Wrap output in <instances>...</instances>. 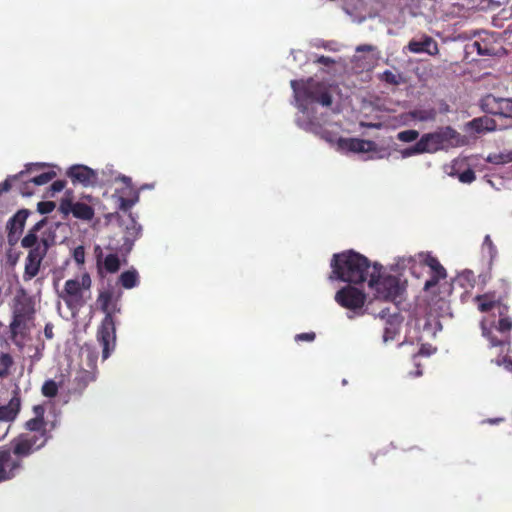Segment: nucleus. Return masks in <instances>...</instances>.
Masks as SVG:
<instances>
[{
    "label": "nucleus",
    "mask_w": 512,
    "mask_h": 512,
    "mask_svg": "<svg viewBox=\"0 0 512 512\" xmlns=\"http://www.w3.org/2000/svg\"><path fill=\"white\" fill-rule=\"evenodd\" d=\"M46 226L47 220L44 218L34 224L21 239V246L29 249L22 275L24 282L31 281L39 274L48 250L55 244V233L50 228L45 229Z\"/></svg>",
    "instance_id": "nucleus-1"
},
{
    "label": "nucleus",
    "mask_w": 512,
    "mask_h": 512,
    "mask_svg": "<svg viewBox=\"0 0 512 512\" xmlns=\"http://www.w3.org/2000/svg\"><path fill=\"white\" fill-rule=\"evenodd\" d=\"M370 261L353 250L333 255L331 260L332 276L343 282L360 284L370 278Z\"/></svg>",
    "instance_id": "nucleus-2"
},
{
    "label": "nucleus",
    "mask_w": 512,
    "mask_h": 512,
    "mask_svg": "<svg viewBox=\"0 0 512 512\" xmlns=\"http://www.w3.org/2000/svg\"><path fill=\"white\" fill-rule=\"evenodd\" d=\"M98 303L105 316L97 329L96 338L102 346V359L106 360L116 347V324L113 315L120 312V308L118 298H114L111 290L100 292Z\"/></svg>",
    "instance_id": "nucleus-3"
},
{
    "label": "nucleus",
    "mask_w": 512,
    "mask_h": 512,
    "mask_svg": "<svg viewBox=\"0 0 512 512\" xmlns=\"http://www.w3.org/2000/svg\"><path fill=\"white\" fill-rule=\"evenodd\" d=\"M35 312L34 300L22 289L15 297L12 321L9 325L11 339L15 344L18 345L19 340H23L28 335L29 323L34 320Z\"/></svg>",
    "instance_id": "nucleus-4"
},
{
    "label": "nucleus",
    "mask_w": 512,
    "mask_h": 512,
    "mask_svg": "<svg viewBox=\"0 0 512 512\" xmlns=\"http://www.w3.org/2000/svg\"><path fill=\"white\" fill-rule=\"evenodd\" d=\"M507 312L506 305H498V321L485 317L480 323L482 336L489 341L490 347H498L500 352L510 344L509 332L512 329V319L507 316Z\"/></svg>",
    "instance_id": "nucleus-5"
},
{
    "label": "nucleus",
    "mask_w": 512,
    "mask_h": 512,
    "mask_svg": "<svg viewBox=\"0 0 512 512\" xmlns=\"http://www.w3.org/2000/svg\"><path fill=\"white\" fill-rule=\"evenodd\" d=\"M382 265L374 263L368 279V286L375 291L377 299L397 302L405 290L400 278L394 275H382Z\"/></svg>",
    "instance_id": "nucleus-6"
},
{
    "label": "nucleus",
    "mask_w": 512,
    "mask_h": 512,
    "mask_svg": "<svg viewBox=\"0 0 512 512\" xmlns=\"http://www.w3.org/2000/svg\"><path fill=\"white\" fill-rule=\"evenodd\" d=\"M290 85L297 101L317 102L323 106L332 104V96L323 82L308 78L307 80H291Z\"/></svg>",
    "instance_id": "nucleus-7"
},
{
    "label": "nucleus",
    "mask_w": 512,
    "mask_h": 512,
    "mask_svg": "<svg viewBox=\"0 0 512 512\" xmlns=\"http://www.w3.org/2000/svg\"><path fill=\"white\" fill-rule=\"evenodd\" d=\"M91 277L83 273L80 279H69L65 282L60 297L70 310H80L90 299Z\"/></svg>",
    "instance_id": "nucleus-8"
},
{
    "label": "nucleus",
    "mask_w": 512,
    "mask_h": 512,
    "mask_svg": "<svg viewBox=\"0 0 512 512\" xmlns=\"http://www.w3.org/2000/svg\"><path fill=\"white\" fill-rule=\"evenodd\" d=\"M456 131L451 127L444 130L424 134L416 144L404 151V156H411L421 153H433L443 148L444 144L454 138Z\"/></svg>",
    "instance_id": "nucleus-9"
},
{
    "label": "nucleus",
    "mask_w": 512,
    "mask_h": 512,
    "mask_svg": "<svg viewBox=\"0 0 512 512\" xmlns=\"http://www.w3.org/2000/svg\"><path fill=\"white\" fill-rule=\"evenodd\" d=\"M479 107L488 115L512 120V97H498L489 93L480 99Z\"/></svg>",
    "instance_id": "nucleus-10"
},
{
    "label": "nucleus",
    "mask_w": 512,
    "mask_h": 512,
    "mask_svg": "<svg viewBox=\"0 0 512 512\" xmlns=\"http://www.w3.org/2000/svg\"><path fill=\"white\" fill-rule=\"evenodd\" d=\"M97 359L98 356L95 352H87L84 360V364L86 367L81 366L77 370L73 380L74 389L77 392L82 393L91 382H94L96 380L98 373Z\"/></svg>",
    "instance_id": "nucleus-11"
},
{
    "label": "nucleus",
    "mask_w": 512,
    "mask_h": 512,
    "mask_svg": "<svg viewBox=\"0 0 512 512\" xmlns=\"http://www.w3.org/2000/svg\"><path fill=\"white\" fill-rule=\"evenodd\" d=\"M47 437L44 433L23 434L12 442V451L18 458L26 457L45 445Z\"/></svg>",
    "instance_id": "nucleus-12"
},
{
    "label": "nucleus",
    "mask_w": 512,
    "mask_h": 512,
    "mask_svg": "<svg viewBox=\"0 0 512 512\" xmlns=\"http://www.w3.org/2000/svg\"><path fill=\"white\" fill-rule=\"evenodd\" d=\"M335 301L343 308L357 311L363 308L366 294L362 290L348 285L336 292Z\"/></svg>",
    "instance_id": "nucleus-13"
},
{
    "label": "nucleus",
    "mask_w": 512,
    "mask_h": 512,
    "mask_svg": "<svg viewBox=\"0 0 512 512\" xmlns=\"http://www.w3.org/2000/svg\"><path fill=\"white\" fill-rule=\"evenodd\" d=\"M29 215L28 209H20L7 221V242L10 246L19 242Z\"/></svg>",
    "instance_id": "nucleus-14"
},
{
    "label": "nucleus",
    "mask_w": 512,
    "mask_h": 512,
    "mask_svg": "<svg viewBox=\"0 0 512 512\" xmlns=\"http://www.w3.org/2000/svg\"><path fill=\"white\" fill-rule=\"evenodd\" d=\"M67 176L72 182L80 183L84 186L94 185L97 182L96 172L84 165H74L67 171Z\"/></svg>",
    "instance_id": "nucleus-15"
},
{
    "label": "nucleus",
    "mask_w": 512,
    "mask_h": 512,
    "mask_svg": "<svg viewBox=\"0 0 512 512\" xmlns=\"http://www.w3.org/2000/svg\"><path fill=\"white\" fill-rule=\"evenodd\" d=\"M338 145L341 149L354 153L374 152L377 145L374 141L358 138H340Z\"/></svg>",
    "instance_id": "nucleus-16"
},
{
    "label": "nucleus",
    "mask_w": 512,
    "mask_h": 512,
    "mask_svg": "<svg viewBox=\"0 0 512 512\" xmlns=\"http://www.w3.org/2000/svg\"><path fill=\"white\" fill-rule=\"evenodd\" d=\"M496 130V120L488 116V114L473 118L465 124V131L473 132L476 134H484L488 132H494Z\"/></svg>",
    "instance_id": "nucleus-17"
},
{
    "label": "nucleus",
    "mask_w": 512,
    "mask_h": 512,
    "mask_svg": "<svg viewBox=\"0 0 512 512\" xmlns=\"http://www.w3.org/2000/svg\"><path fill=\"white\" fill-rule=\"evenodd\" d=\"M407 49L412 53L424 52L432 56L439 52L437 42L430 36H424L421 40H410Z\"/></svg>",
    "instance_id": "nucleus-18"
},
{
    "label": "nucleus",
    "mask_w": 512,
    "mask_h": 512,
    "mask_svg": "<svg viewBox=\"0 0 512 512\" xmlns=\"http://www.w3.org/2000/svg\"><path fill=\"white\" fill-rule=\"evenodd\" d=\"M20 468V462L14 459L9 452L0 453V480H8L15 476Z\"/></svg>",
    "instance_id": "nucleus-19"
},
{
    "label": "nucleus",
    "mask_w": 512,
    "mask_h": 512,
    "mask_svg": "<svg viewBox=\"0 0 512 512\" xmlns=\"http://www.w3.org/2000/svg\"><path fill=\"white\" fill-rule=\"evenodd\" d=\"M21 407V399L18 391H14L13 397L8 404L0 406V421H13Z\"/></svg>",
    "instance_id": "nucleus-20"
},
{
    "label": "nucleus",
    "mask_w": 512,
    "mask_h": 512,
    "mask_svg": "<svg viewBox=\"0 0 512 512\" xmlns=\"http://www.w3.org/2000/svg\"><path fill=\"white\" fill-rule=\"evenodd\" d=\"M447 276H437V274H431L430 278L424 284L425 291H431L432 288L439 285L440 288V299L444 300L446 297L452 294V284L444 282L440 284L441 280H445Z\"/></svg>",
    "instance_id": "nucleus-21"
},
{
    "label": "nucleus",
    "mask_w": 512,
    "mask_h": 512,
    "mask_svg": "<svg viewBox=\"0 0 512 512\" xmlns=\"http://www.w3.org/2000/svg\"><path fill=\"white\" fill-rule=\"evenodd\" d=\"M401 315H393L390 320H387L384 324L383 339L385 342L393 340L398 333L399 326L401 324Z\"/></svg>",
    "instance_id": "nucleus-22"
},
{
    "label": "nucleus",
    "mask_w": 512,
    "mask_h": 512,
    "mask_svg": "<svg viewBox=\"0 0 512 512\" xmlns=\"http://www.w3.org/2000/svg\"><path fill=\"white\" fill-rule=\"evenodd\" d=\"M72 214L75 218L90 221L94 217V209L83 202H75L72 207Z\"/></svg>",
    "instance_id": "nucleus-23"
},
{
    "label": "nucleus",
    "mask_w": 512,
    "mask_h": 512,
    "mask_svg": "<svg viewBox=\"0 0 512 512\" xmlns=\"http://www.w3.org/2000/svg\"><path fill=\"white\" fill-rule=\"evenodd\" d=\"M119 283L125 289H132L139 284V275L135 269L127 270L119 276Z\"/></svg>",
    "instance_id": "nucleus-24"
},
{
    "label": "nucleus",
    "mask_w": 512,
    "mask_h": 512,
    "mask_svg": "<svg viewBox=\"0 0 512 512\" xmlns=\"http://www.w3.org/2000/svg\"><path fill=\"white\" fill-rule=\"evenodd\" d=\"M13 365L14 359L9 353H0V379H5L10 375Z\"/></svg>",
    "instance_id": "nucleus-25"
},
{
    "label": "nucleus",
    "mask_w": 512,
    "mask_h": 512,
    "mask_svg": "<svg viewBox=\"0 0 512 512\" xmlns=\"http://www.w3.org/2000/svg\"><path fill=\"white\" fill-rule=\"evenodd\" d=\"M475 302L478 304V309L481 312H488L495 307L498 309V305H501L500 303L492 300L487 294L477 295L475 297Z\"/></svg>",
    "instance_id": "nucleus-26"
},
{
    "label": "nucleus",
    "mask_w": 512,
    "mask_h": 512,
    "mask_svg": "<svg viewBox=\"0 0 512 512\" xmlns=\"http://www.w3.org/2000/svg\"><path fill=\"white\" fill-rule=\"evenodd\" d=\"M141 233V226L134 220L132 219L131 221V226H127L126 227V232H125V244H129V246L131 247L134 243V241L139 237Z\"/></svg>",
    "instance_id": "nucleus-27"
},
{
    "label": "nucleus",
    "mask_w": 512,
    "mask_h": 512,
    "mask_svg": "<svg viewBox=\"0 0 512 512\" xmlns=\"http://www.w3.org/2000/svg\"><path fill=\"white\" fill-rule=\"evenodd\" d=\"M120 259L117 254H108L103 262L104 269L108 273H116L120 269Z\"/></svg>",
    "instance_id": "nucleus-28"
},
{
    "label": "nucleus",
    "mask_w": 512,
    "mask_h": 512,
    "mask_svg": "<svg viewBox=\"0 0 512 512\" xmlns=\"http://www.w3.org/2000/svg\"><path fill=\"white\" fill-rule=\"evenodd\" d=\"M425 263L431 269V274H437V276H447L446 269L441 265L437 258L429 256L425 260Z\"/></svg>",
    "instance_id": "nucleus-29"
},
{
    "label": "nucleus",
    "mask_w": 512,
    "mask_h": 512,
    "mask_svg": "<svg viewBox=\"0 0 512 512\" xmlns=\"http://www.w3.org/2000/svg\"><path fill=\"white\" fill-rule=\"evenodd\" d=\"M25 426L26 429L30 431L39 432V434L44 433L46 435L44 417H34L28 420Z\"/></svg>",
    "instance_id": "nucleus-30"
},
{
    "label": "nucleus",
    "mask_w": 512,
    "mask_h": 512,
    "mask_svg": "<svg viewBox=\"0 0 512 512\" xmlns=\"http://www.w3.org/2000/svg\"><path fill=\"white\" fill-rule=\"evenodd\" d=\"M54 177H56V172L54 171H47L43 172L39 175L33 176L31 178H28L34 186H41L45 185L48 182H50Z\"/></svg>",
    "instance_id": "nucleus-31"
},
{
    "label": "nucleus",
    "mask_w": 512,
    "mask_h": 512,
    "mask_svg": "<svg viewBox=\"0 0 512 512\" xmlns=\"http://www.w3.org/2000/svg\"><path fill=\"white\" fill-rule=\"evenodd\" d=\"M46 166H47V164H45V163H29L26 165V169L19 172L16 175H14L13 179L14 180L23 179L24 177H26L27 174H31L33 172H38L41 169L45 168Z\"/></svg>",
    "instance_id": "nucleus-32"
},
{
    "label": "nucleus",
    "mask_w": 512,
    "mask_h": 512,
    "mask_svg": "<svg viewBox=\"0 0 512 512\" xmlns=\"http://www.w3.org/2000/svg\"><path fill=\"white\" fill-rule=\"evenodd\" d=\"M17 181H20L17 190L21 195L28 197L34 194L35 186L28 178L24 177L23 179H17Z\"/></svg>",
    "instance_id": "nucleus-33"
},
{
    "label": "nucleus",
    "mask_w": 512,
    "mask_h": 512,
    "mask_svg": "<svg viewBox=\"0 0 512 512\" xmlns=\"http://www.w3.org/2000/svg\"><path fill=\"white\" fill-rule=\"evenodd\" d=\"M41 391L45 397L53 398L58 393V385L54 380H46L42 385Z\"/></svg>",
    "instance_id": "nucleus-34"
},
{
    "label": "nucleus",
    "mask_w": 512,
    "mask_h": 512,
    "mask_svg": "<svg viewBox=\"0 0 512 512\" xmlns=\"http://www.w3.org/2000/svg\"><path fill=\"white\" fill-rule=\"evenodd\" d=\"M471 47L481 56L493 55V48L488 47L487 43L485 42L474 41L471 44Z\"/></svg>",
    "instance_id": "nucleus-35"
},
{
    "label": "nucleus",
    "mask_w": 512,
    "mask_h": 512,
    "mask_svg": "<svg viewBox=\"0 0 512 512\" xmlns=\"http://www.w3.org/2000/svg\"><path fill=\"white\" fill-rule=\"evenodd\" d=\"M418 136L419 133L416 130H404L398 133L397 138L402 142H413Z\"/></svg>",
    "instance_id": "nucleus-36"
},
{
    "label": "nucleus",
    "mask_w": 512,
    "mask_h": 512,
    "mask_svg": "<svg viewBox=\"0 0 512 512\" xmlns=\"http://www.w3.org/2000/svg\"><path fill=\"white\" fill-rule=\"evenodd\" d=\"M414 116L421 121L434 120L436 117V111L434 109L418 110L414 113Z\"/></svg>",
    "instance_id": "nucleus-37"
},
{
    "label": "nucleus",
    "mask_w": 512,
    "mask_h": 512,
    "mask_svg": "<svg viewBox=\"0 0 512 512\" xmlns=\"http://www.w3.org/2000/svg\"><path fill=\"white\" fill-rule=\"evenodd\" d=\"M475 178V172L471 168H468L465 171L458 174L459 181L466 184L472 183L475 180Z\"/></svg>",
    "instance_id": "nucleus-38"
},
{
    "label": "nucleus",
    "mask_w": 512,
    "mask_h": 512,
    "mask_svg": "<svg viewBox=\"0 0 512 512\" xmlns=\"http://www.w3.org/2000/svg\"><path fill=\"white\" fill-rule=\"evenodd\" d=\"M55 207L56 205L53 201H41L37 204V210L41 214H49Z\"/></svg>",
    "instance_id": "nucleus-39"
},
{
    "label": "nucleus",
    "mask_w": 512,
    "mask_h": 512,
    "mask_svg": "<svg viewBox=\"0 0 512 512\" xmlns=\"http://www.w3.org/2000/svg\"><path fill=\"white\" fill-rule=\"evenodd\" d=\"M498 366H503L507 371L512 372V358L510 356L498 357L494 360Z\"/></svg>",
    "instance_id": "nucleus-40"
},
{
    "label": "nucleus",
    "mask_w": 512,
    "mask_h": 512,
    "mask_svg": "<svg viewBox=\"0 0 512 512\" xmlns=\"http://www.w3.org/2000/svg\"><path fill=\"white\" fill-rule=\"evenodd\" d=\"M73 258L75 262L79 265L83 264L85 261V250L83 246H78L73 250Z\"/></svg>",
    "instance_id": "nucleus-41"
},
{
    "label": "nucleus",
    "mask_w": 512,
    "mask_h": 512,
    "mask_svg": "<svg viewBox=\"0 0 512 512\" xmlns=\"http://www.w3.org/2000/svg\"><path fill=\"white\" fill-rule=\"evenodd\" d=\"M393 315H400L398 312H397V308H395V310L393 312L390 311V308L389 307H385L383 309H381L378 313V317L383 320V321H387V320H390V318L393 316Z\"/></svg>",
    "instance_id": "nucleus-42"
},
{
    "label": "nucleus",
    "mask_w": 512,
    "mask_h": 512,
    "mask_svg": "<svg viewBox=\"0 0 512 512\" xmlns=\"http://www.w3.org/2000/svg\"><path fill=\"white\" fill-rule=\"evenodd\" d=\"M398 78L399 77L390 70H386L382 74V79L389 84H393V85L398 84L399 83Z\"/></svg>",
    "instance_id": "nucleus-43"
},
{
    "label": "nucleus",
    "mask_w": 512,
    "mask_h": 512,
    "mask_svg": "<svg viewBox=\"0 0 512 512\" xmlns=\"http://www.w3.org/2000/svg\"><path fill=\"white\" fill-rule=\"evenodd\" d=\"M118 202V207L122 211H128L135 204V200L124 197H119Z\"/></svg>",
    "instance_id": "nucleus-44"
},
{
    "label": "nucleus",
    "mask_w": 512,
    "mask_h": 512,
    "mask_svg": "<svg viewBox=\"0 0 512 512\" xmlns=\"http://www.w3.org/2000/svg\"><path fill=\"white\" fill-rule=\"evenodd\" d=\"M315 337H316V335L314 332L300 333L295 336V340L297 342H299V341L311 342V341H314Z\"/></svg>",
    "instance_id": "nucleus-45"
},
{
    "label": "nucleus",
    "mask_w": 512,
    "mask_h": 512,
    "mask_svg": "<svg viewBox=\"0 0 512 512\" xmlns=\"http://www.w3.org/2000/svg\"><path fill=\"white\" fill-rule=\"evenodd\" d=\"M66 182L64 180H56L51 184V191L53 193L61 192L65 188Z\"/></svg>",
    "instance_id": "nucleus-46"
},
{
    "label": "nucleus",
    "mask_w": 512,
    "mask_h": 512,
    "mask_svg": "<svg viewBox=\"0 0 512 512\" xmlns=\"http://www.w3.org/2000/svg\"><path fill=\"white\" fill-rule=\"evenodd\" d=\"M315 63L325 65V66H331L335 63V61L328 56L321 55V56L317 57V59L315 60Z\"/></svg>",
    "instance_id": "nucleus-47"
},
{
    "label": "nucleus",
    "mask_w": 512,
    "mask_h": 512,
    "mask_svg": "<svg viewBox=\"0 0 512 512\" xmlns=\"http://www.w3.org/2000/svg\"><path fill=\"white\" fill-rule=\"evenodd\" d=\"M11 181H15L13 179V176L7 178L5 181L0 183V195L4 192H8L11 189V187H12Z\"/></svg>",
    "instance_id": "nucleus-48"
},
{
    "label": "nucleus",
    "mask_w": 512,
    "mask_h": 512,
    "mask_svg": "<svg viewBox=\"0 0 512 512\" xmlns=\"http://www.w3.org/2000/svg\"><path fill=\"white\" fill-rule=\"evenodd\" d=\"M74 205V203L70 200H64L61 202L60 204V210L61 212H63L64 214H68V213H72V209L70 207H72Z\"/></svg>",
    "instance_id": "nucleus-49"
},
{
    "label": "nucleus",
    "mask_w": 512,
    "mask_h": 512,
    "mask_svg": "<svg viewBox=\"0 0 512 512\" xmlns=\"http://www.w3.org/2000/svg\"><path fill=\"white\" fill-rule=\"evenodd\" d=\"M53 329H54V326L52 323L45 324L44 335L47 339H52L54 337Z\"/></svg>",
    "instance_id": "nucleus-50"
},
{
    "label": "nucleus",
    "mask_w": 512,
    "mask_h": 512,
    "mask_svg": "<svg viewBox=\"0 0 512 512\" xmlns=\"http://www.w3.org/2000/svg\"><path fill=\"white\" fill-rule=\"evenodd\" d=\"M34 412L36 414V417L44 416V408L40 405L34 406Z\"/></svg>",
    "instance_id": "nucleus-51"
},
{
    "label": "nucleus",
    "mask_w": 512,
    "mask_h": 512,
    "mask_svg": "<svg viewBox=\"0 0 512 512\" xmlns=\"http://www.w3.org/2000/svg\"><path fill=\"white\" fill-rule=\"evenodd\" d=\"M373 50V47L371 45H360L357 47L356 51L357 52H361V51H372Z\"/></svg>",
    "instance_id": "nucleus-52"
},
{
    "label": "nucleus",
    "mask_w": 512,
    "mask_h": 512,
    "mask_svg": "<svg viewBox=\"0 0 512 512\" xmlns=\"http://www.w3.org/2000/svg\"><path fill=\"white\" fill-rule=\"evenodd\" d=\"M484 244L488 245L490 248H493V242L489 235H487L484 239Z\"/></svg>",
    "instance_id": "nucleus-53"
},
{
    "label": "nucleus",
    "mask_w": 512,
    "mask_h": 512,
    "mask_svg": "<svg viewBox=\"0 0 512 512\" xmlns=\"http://www.w3.org/2000/svg\"><path fill=\"white\" fill-rule=\"evenodd\" d=\"M417 367H418V369H417V371L415 372L414 376H420V375H422V371L419 369V365H418V364H417Z\"/></svg>",
    "instance_id": "nucleus-54"
},
{
    "label": "nucleus",
    "mask_w": 512,
    "mask_h": 512,
    "mask_svg": "<svg viewBox=\"0 0 512 512\" xmlns=\"http://www.w3.org/2000/svg\"><path fill=\"white\" fill-rule=\"evenodd\" d=\"M424 354H425L424 349H423V348H421V349L419 350V352H418V355H424ZM416 357H417V354H415V355H414V358H416Z\"/></svg>",
    "instance_id": "nucleus-55"
},
{
    "label": "nucleus",
    "mask_w": 512,
    "mask_h": 512,
    "mask_svg": "<svg viewBox=\"0 0 512 512\" xmlns=\"http://www.w3.org/2000/svg\"><path fill=\"white\" fill-rule=\"evenodd\" d=\"M509 12H510V17L512 18V2H511V5L509 6Z\"/></svg>",
    "instance_id": "nucleus-56"
},
{
    "label": "nucleus",
    "mask_w": 512,
    "mask_h": 512,
    "mask_svg": "<svg viewBox=\"0 0 512 512\" xmlns=\"http://www.w3.org/2000/svg\"><path fill=\"white\" fill-rule=\"evenodd\" d=\"M6 434H7V430L2 435H0V439L4 438Z\"/></svg>",
    "instance_id": "nucleus-57"
},
{
    "label": "nucleus",
    "mask_w": 512,
    "mask_h": 512,
    "mask_svg": "<svg viewBox=\"0 0 512 512\" xmlns=\"http://www.w3.org/2000/svg\"><path fill=\"white\" fill-rule=\"evenodd\" d=\"M464 276H465V274H463V275L459 276L456 280H457V281H460V280H461V278H462V277H464Z\"/></svg>",
    "instance_id": "nucleus-58"
},
{
    "label": "nucleus",
    "mask_w": 512,
    "mask_h": 512,
    "mask_svg": "<svg viewBox=\"0 0 512 512\" xmlns=\"http://www.w3.org/2000/svg\"><path fill=\"white\" fill-rule=\"evenodd\" d=\"M509 161H512V152L509 154Z\"/></svg>",
    "instance_id": "nucleus-59"
}]
</instances>
